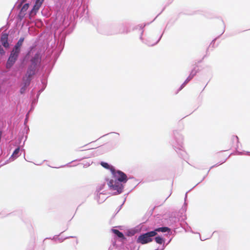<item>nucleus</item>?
<instances>
[{"label":"nucleus","mask_w":250,"mask_h":250,"mask_svg":"<svg viewBox=\"0 0 250 250\" xmlns=\"http://www.w3.org/2000/svg\"><path fill=\"white\" fill-rule=\"evenodd\" d=\"M71 8L74 9L75 14H73L74 19L80 18H82V21L84 22L89 21V15L88 7L83 4V0H71Z\"/></svg>","instance_id":"20e7f679"},{"label":"nucleus","mask_w":250,"mask_h":250,"mask_svg":"<svg viewBox=\"0 0 250 250\" xmlns=\"http://www.w3.org/2000/svg\"><path fill=\"white\" fill-rule=\"evenodd\" d=\"M82 159H77V160H73V161H72L71 162H69V163H67V164L66 165H64V166H61V167H65V166H69V165H70L71 163H73V162H75V161H81Z\"/></svg>","instance_id":"e433bc0d"},{"label":"nucleus","mask_w":250,"mask_h":250,"mask_svg":"<svg viewBox=\"0 0 250 250\" xmlns=\"http://www.w3.org/2000/svg\"><path fill=\"white\" fill-rule=\"evenodd\" d=\"M35 105L31 104L30 108L29 110V111H28V113L27 114H29V113L32 112L34 110V109L35 108Z\"/></svg>","instance_id":"f704fd0d"},{"label":"nucleus","mask_w":250,"mask_h":250,"mask_svg":"<svg viewBox=\"0 0 250 250\" xmlns=\"http://www.w3.org/2000/svg\"><path fill=\"white\" fill-rule=\"evenodd\" d=\"M11 214V213H9V214H7V215H10Z\"/></svg>","instance_id":"13d9d810"},{"label":"nucleus","mask_w":250,"mask_h":250,"mask_svg":"<svg viewBox=\"0 0 250 250\" xmlns=\"http://www.w3.org/2000/svg\"><path fill=\"white\" fill-rule=\"evenodd\" d=\"M8 34L6 33H2L0 38V42L5 48H8L9 43L8 41Z\"/></svg>","instance_id":"a211bd4d"},{"label":"nucleus","mask_w":250,"mask_h":250,"mask_svg":"<svg viewBox=\"0 0 250 250\" xmlns=\"http://www.w3.org/2000/svg\"><path fill=\"white\" fill-rule=\"evenodd\" d=\"M44 0H35L32 8L29 11V13L28 14L29 18L30 19H31L32 16H35L37 14Z\"/></svg>","instance_id":"9b49d317"},{"label":"nucleus","mask_w":250,"mask_h":250,"mask_svg":"<svg viewBox=\"0 0 250 250\" xmlns=\"http://www.w3.org/2000/svg\"><path fill=\"white\" fill-rule=\"evenodd\" d=\"M112 175L114 179L106 178L107 184L110 190H115L113 195L120 194L123 192L124 185L127 182L128 178L125 172L119 169H115Z\"/></svg>","instance_id":"7ed1b4c3"},{"label":"nucleus","mask_w":250,"mask_h":250,"mask_svg":"<svg viewBox=\"0 0 250 250\" xmlns=\"http://www.w3.org/2000/svg\"><path fill=\"white\" fill-rule=\"evenodd\" d=\"M131 250H132V249Z\"/></svg>","instance_id":"0e129e2a"},{"label":"nucleus","mask_w":250,"mask_h":250,"mask_svg":"<svg viewBox=\"0 0 250 250\" xmlns=\"http://www.w3.org/2000/svg\"><path fill=\"white\" fill-rule=\"evenodd\" d=\"M149 24V23H145L144 25H143V24L138 25L135 26L134 27H133V30H135L139 29L140 31H141L140 39L142 42L145 43L147 45H148L149 46H153L157 44L160 42V41L161 40V39H162V38L163 37V35L164 34L165 30L163 31V33L160 36V37H159L157 41L154 43H152L148 40L144 39L143 37V33L144 32V28L146 25H148Z\"/></svg>","instance_id":"0eeeda50"},{"label":"nucleus","mask_w":250,"mask_h":250,"mask_svg":"<svg viewBox=\"0 0 250 250\" xmlns=\"http://www.w3.org/2000/svg\"><path fill=\"white\" fill-rule=\"evenodd\" d=\"M158 16H159V14H158V15H157V16H156V18H155V19H154V20H153L151 22H152V21H154V20H155V19H156Z\"/></svg>","instance_id":"8fccbe9b"},{"label":"nucleus","mask_w":250,"mask_h":250,"mask_svg":"<svg viewBox=\"0 0 250 250\" xmlns=\"http://www.w3.org/2000/svg\"><path fill=\"white\" fill-rule=\"evenodd\" d=\"M27 87L22 85L20 89V93L21 94H23L25 93V92H26V89H27Z\"/></svg>","instance_id":"c756f323"},{"label":"nucleus","mask_w":250,"mask_h":250,"mask_svg":"<svg viewBox=\"0 0 250 250\" xmlns=\"http://www.w3.org/2000/svg\"><path fill=\"white\" fill-rule=\"evenodd\" d=\"M100 164L104 168L109 170L111 173L115 169V168L114 166H113L112 165L109 164V163H108L107 162L102 161L100 163Z\"/></svg>","instance_id":"4be33fe9"},{"label":"nucleus","mask_w":250,"mask_h":250,"mask_svg":"<svg viewBox=\"0 0 250 250\" xmlns=\"http://www.w3.org/2000/svg\"><path fill=\"white\" fill-rule=\"evenodd\" d=\"M24 41V37H21L18 41L17 43L13 47V50L18 52L20 53L21 52V48L23 42Z\"/></svg>","instance_id":"f3484780"},{"label":"nucleus","mask_w":250,"mask_h":250,"mask_svg":"<svg viewBox=\"0 0 250 250\" xmlns=\"http://www.w3.org/2000/svg\"><path fill=\"white\" fill-rule=\"evenodd\" d=\"M222 22L223 23V25H224V29H223V31L222 32V33L219 35L217 37L215 38V39H214L210 43V45H209V47H214V44H215V42L216 41V40L218 39L220 36H221L225 32V23L223 21H222Z\"/></svg>","instance_id":"a878e982"},{"label":"nucleus","mask_w":250,"mask_h":250,"mask_svg":"<svg viewBox=\"0 0 250 250\" xmlns=\"http://www.w3.org/2000/svg\"><path fill=\"white\" fill-rule=\"evenodd\" d=\"M35 47L30 46L25 55L21 59V63L26 65V71L22 78V85L28 88L33 77L36 74L38 67L40 65L42 59V53L38 50L31 55V53Z\"/></svg>","instance_id":"f257e3e1"},{"label":"nucleus","mask_w":250,"mask_h":250,"mask_svg":"<svg viewBox=\"0 0 250 250\" xmlns=\"http://www.w3.org/2000/svg\"><path fill=\"white\" fill-rule=\"evenodd\" d=\"M153 231H155L156 235L157 234L158 232H161L163 233H167L165 234V235L166 236H170L172 234V231L171 229L168 227L163 226L161 227H158L155 228L154 229L152 230Z\"/></svg>","instance_id":"4468645a"},{"label":"nucleus","mask_w":250,"mask_h":250,"mask_svg":"<svg viewBox=\"0 0 250 250\" xmlns=\"http://www.w3.org/2000/svg\"><path fill=\"white\" fill-rule=\"evenodd\" d=\"M186 217L184 219V221H183V222H181L180 223V225L181 226V227L183 228L185 231L186 232H188V231H190L192 233H194V234H195V233H198L199 234V236H200V240L201 241H204V240H206V239H207L208 238H202L200 235V234L198 232H195L194 231H193L191 227L188 225V224L185 221V220L186 219Z\"/></svg>","instance_id":"ddd939ff"},{"label":"nucleus","mask_w":250,"mask_h":250,"mask_svg":"<svg viewBox=\"0 0 250 250\" xmlns=\"http://www.w3.org/2000/svg\"><path fill=\"white\" fill-rule=\"evenodd\" d=\"M74 237H75L74 236H67V237H65L64 238H62V237H61V238L58 237V240L59 241V242L60 243H62V242L65 239H69V238H74Z\"/></svg>","instance_id":"2f4dec72"},{"label":"nucleus","mask_w":250,"mask_h":250,"mask_svg":"<svg viewBox=\"0 0 250 250\" xmlns=\"http://www.w3.org/2000/svg\"><path fill=\"white\" fill-rule=\"evenodd\" d=\"M31 94L32 95H34V93H33V90L31 91Z\"/></svg>","instance_id":"603ef678"},{"label":"nucleus","mask_w":250,"mask_h":250,"mask_svg":"<svg viewBox=\"0 0 250 250\" xmlns=\"http://www.w3.org/2000/svg\"><path fill=\"white\" fill-rule=\"evenodd\" d=\"M155 236H156L155 231L153 230L141 233L137 238L136 242L142 245L148 244L153 241L152 237Z\"/></svg>","instance_id":"6e6552de"},{"label":"nucleus","mask_w":250,"mask_h":250,"mask_svg":"<svg viewBox=\"0 0 250 250\" xmlns=\"http://www.w3.org/2000/svg\"><path fill=\"white\" fill-rule=\"evenodd\" d=\"M111 231L114 233V239H117L122 242L126 240V238L125 236L123 233L118 229L113 228L111 229Z\"/></svg>","instance_id":"2eb2a0df"},{"label":"nucleus","mask_w":250,"mask_h":250,"mask_svg":"<svg viewBox=\"0 0 250 250\" xmlns=\"http://www.w3.org/2000/svg\"><path fill=\"white\" fill-rule=\"evenodd\" d=\"M106 184L105 182H104L103 183L101 184L100 185H99L96 189V195L95 197V199L97 200L98 204H101L103 203L106 199V198H103L101 200L100 199V195H103L105 194V193H104V191L101 192L102 189H104V186H105Z\"/></svg>","instance_id":"f8f14e48"},{"label":"nucleus","mask_w":250,"mask_h":250,"mask_svg":"<svg viewBox=\"0 0 250 250\" xmlns=\"http://www.w3.org/2000/svg\"><path fill=\"white\" fill-rule=\"evenodd\" d=\"M153 209H154V208H153V209H152L151 213H152V212H153Z\"/></svg>","instance_id":"6e6d98bb"},{"label":"nucleus","mask_w":250,"mask_h":250,"mask_svg":"<svg viewBox=\"0 0 250 250\" xmlns=\"http://www.w3.org/2000/svg\"><path fill=\"white\" fill-rule=\"evenodd\" d=\"M20 53L12 50L10 53L6 63V67L7 68L10 69L12 68L16 61L18 60Z\"/></svg>","instance_id":"1a4fd4ad"},{"label":"nucleus","mask_w":250,"mask_h":250,"mask_svg":"<svg viewBox=\"0 0 250 250\" xmlns=\"http://www.w3.org/2000/svg\"><path fill=\"white\" fill-rule=\"evenodd\" d=\"M24 130L26 132V134H28V132L29 131V127L27 125H25V127L24 128Z\"/></svg>","instance_id":"58836bf2"},{"label":"nucleus","mask_w":250,"mask_h":250,"mask_svg":"<svg viewBox=\"0 0 250 250\" xmlns=\"http://www.w3.org/2000/svg\"><path fill=\"white\" fill-rule=\"evenodd\" d=\"M24 159H25V160L27 161V160H26V159H25V157H24Z\"/></svg>","instance_id":"e2e57ef3"},{"label":"nucleus","mask_w":250,"mask_h":250,"mask_svg":"<svg viewBox=\"0 0 250 250\" xmlns=\"http://www.w3.org/2000/svg\"><path fill=\"white\" fill-rule=\"evenodd\" d=\"M195 187V186L193 187L191 189H190V190H189L188 192H187L186 193L185 197V203H184V205L182 207V209L181 210V211L182 212V213H183V212H185L187 210V203H186V200L187 199V194L189 191H190L191 189H192Z\"/></svg>","instance_id":"b1692460"},{"label":"nucleus","mask_w":250,"mask_h":250,"mask_svg":"<svg viewBox=\"0 0 250 250\" xmlns=\"http://www.w3.org/2000/svg\"><path fill=\"white\" fill-rule=\"evenodd\" d=\"M137 250H139V248H138Z\"/></svg>","instance_id":"680f3d73"},{"label":"nucleus","mask_w":250,"mask_h":250,"mask_svg":"<svg viewBox=\"0 0 250 250\" xmlns=\"http://www.w3.org/2000/svg\"><path fill=\"white\" fill-rule=\"evenodd\" d=\"M20 146L17 147L14 150L12 155L9 158V160H7L5 162V164H7L8 163L9 161L11 162L15 160L16 159H17L20 155Z\"/></svg>","instance_id":"aec40b11"},{"label":"nucleus","mask_w":250,"mask_h":250,"mask_svg":"<svg viewBox=\"0 0 250 250\" xmlns=\"http://www.w3.org/2000/svg\"><path fill=\"white\" fill-rule=\"evenodd\" d=\"M41 93L42 92H40V90H38V92H37V93L36 97L39 99V97H40V95L41 94Z\"/></svg>","instance_id":"37998d69"},{"label":"nucleus","mask_w":250,"mask_h":250,"mask_svg":"<svg viewBox=\"0 0 250 250\" xmlns=\"http://www.w3.org/2000/svg\"><path fill=\"white\" fill-rule=\"evenodd\" d=\"M171 193H170L169 195H168V196L166 198V199H167L170 195H171Z\"/></svg>","instance_id":"3c124183"},{"label":"nucleus","mask_w":250,"mask_h":250,"mask_svg":"<svg viewBox=\"0 0 250 250\" xmlns=\"http://www.w3.org/2000/svg\"><path fill=\"white\" fill-rule=\"evenodd\" d=\"M38 100H39V99L36 97L33 98L31 100V104L36 105L38 103Z\"/></svg>","instance_id":"7c9ffc66"},{"label":"nucleus","mask_w":250,"mask_h":250,"mask_svg":"<svg viewBox=\"0 0 250 250\" xmlns=\"http://www.w3.org/2000/svg\"><path fill=\"white\" fill-rule=\"evenodd\" d=\"M29 6H30L29 3H26L22 5L21 8V11L22 12L25 13L26 12V11L28 10V9L29 8Z\"/></svg>","instance_id":"bb28decb"},{"label":"nucleus","mask_w":250,"mask_h":250,"mask_svg":"<svg viewBox=\"0 0 250 250\" xmlns=\"http://www.w3.org/2000/svg\"><path fill=\"white\" fill-rule=\"evenodd\" d=\"M6 216H5L3 213H0V218H3L4 217H5Z\"/></svg>","instance_id":"a18cd8bd"},{"label":"nucleus","mask_w":250,"mask_h":250,"mask_svg":"<svg viewBox=\"0 0 250 250\" xmlns=\"http://www.w3.org/2000/svg\"><path fill=\"white\" fill-rule=\"evenodd\" d=\"M179 221V219L176 217L171 216L169 218L168 224L173 229H177L178 226L180 225V223L178 222Z\"/></svg>","instance_id":"dca6fc26"},{"label":"nucleus","mask_w":250,"mask_h":250,"mask_svg":"<svg viewBox=\"0 0 250 250\" xmlns=\"http://www.w3.org/2000/svg\"><path fill=\"white\" fill-rule=\"evenodd\" d=\"M29 114H26L25 118L24 119V125H25L28 121Z\"/></svg>","instance_id":"4c0bfd02"},{"label":"nucleus","mask_w":250,"mask_h":250,"mask_svg":"<svg viewBox=\"0 0 250 250\" xmlns=\"http://www.w3.org/2000/svg\"><path fill=\"white\" fill-rule=\"evenodd\" d=\"M5 52L3 49L1 45H0V54L1 55H3L5 54Z\"/></svg>","instance_id":"c9c22d12"},{"label":"nucleus","mask_w":250,"mask_h":250,"mask_svg":"<svg viewBox=\"0 0 250 250\" xmlns=\"http://www.w3.org/2000/svg\"><path fill=\"white\" fill-rule=\"evenodd\" d=\"M65 230H66V229H65V230H63L62 232H63L64 231H65Z\"/></svg>","instance_id":"bf43d9fd"},{"label":"nucleus","mask_w":250,"mask_h":250,"mask_svg":"<svg viewBox=\"0 0 250 250\" xmlns=\"http://www.w3.org/2000/svg\"><path fill=\"white\" fill-rule=\"evenodd\" d=\"M154 250H160V249L159 248H157V249H155Z\"/></svg>","instance_id":"5fc2aeb1"},{"label":"nucleus","mask_w":250,"mask_h":250,"mask_svg":"<svg viewBox=\"0 0 250 250\" xmlns=\"http://www.w3.org/2000/svg\"><path fill=\"white\" fill-rule=\"evenodd\" d=\"M183 137L178 130H174L173 132V137L170 140L169 143L172 146L174 150L178 153V151H180V155L183 156L185 153L183 150Z\"/></svg>","instance_id":"423d86ee"},{"label":"nucleus","mask_w":250,"mask_h":250,"mask_svg":"<svg viewBox=\"0 0 250 250\" xmlns=\"http://www.w3.org/2000/svg\"><path fill=\"white\" fill-rule=\"evenodd\" d=\"M125 200H126V198H125V200L123 202V203H122V204H121L116 209V211H117V213H118L122 208L123 205L124 204V203H125Z\"/></svg>","instance_id":"72a5a7b5"},{"label":"nucleus","mask_w":250,"mask_h":250,"mask_svg":"<svg viewBox=\"0 0 250 250\" xmlns=\"http://www.w3.org/2000/svg\"><path fill=\"white\" fill-rule=\"evenodd\" d=\"M207 85V84L206 85ZM206 86H205V87H206ZM204 89H205V87H204Z\"/></svg>","instance_id":"052dcab7"},{"label":"nucleus","mask_w":250,"mask_h":250,"mask_svg":"<svg viewBox=\"0 0 250 250\" xmlns=\"http://www.w3.org/2000/svg\"><path fill=\"white\" fill-rule=\"evenodd\" d=\"M172 238H171L168 241V242L167 243H165V246H166V247L171 242V241L172 240Z\"/></svg>","instance_id":"c03bdc74"},{"label":"nucleus","mask_w":250,"mask_h":250,"mask_svg":"<svg viewBox=\"0 0 250 250\" xmlns=\"http://www.w3.org/2000/svg\"><path fill=\"white\" fill-rule=\"evenodd\" d=\"M154 240L156 243L162 245V248L160 249V250H164L166 248V246H165V242L166 241V239L163 237L162 236L158 235L155 237Z\"/></svg>","instance_id":"412c9836"},{"label":"nucleus","mask_w":250,"mask_h":250,"mask_svg":"<svg viewBox=\"0 0 250 250\" xmlns=\"http://www.w3.org/2000/svg\"><path fill=\"white\" fill-rule=\"evenodd\" d=\"M198 72V70H196L195 67L193 68L191 70L189 76L188 77V78L190 80H191Z\"/></svg>","instance_id":"393cba45"},{"label":"nucleus","mask_w":250,"mask_h":250,"mask_svg":"<svg viewBox=\"0 0 250 250\" xmlns=\"http://www.w3.org/2000/svg\"><path fill=\"white\" fill-rule=\"evenodd\" d=\"M26 13L25 12H22L20 10L18 15V19L21 21L24 17Z\"/></svg>","instance_id":"cd10ccee"},{"label":"nucleus","mask_w":250,"mask_h":250,"mask_svg":"<svg viewBox=\"0 0 250 250\" xmlns=\"http://www.w3.org/2000/svg\"><path fill=\"white\" fill-rule=\"evenodd\" d=\"M72 30H71V31H69V32H67V31H66V32H67V33H66V34H70V33L72 32Z\"/></svg>","instance_id":"de8ad7c7"},{"label":"nucleus","mask_w":250,"mask_h":250,"mask_svg":"<svg viewBox=\"0 0 250 250\" xmlns=\"http://www.w3.org/2000/svg\"><path fill=\"white\" fill-rule=\"evenodd\" d=\"M227 158L224 161H222V162H221L220 163H217L213 166H212V167H210V169L208 170L207 173L205 175V176H203V178H202V179L201 180L200 182H199V183H198L195 186L196 187L197 185H198V184H199L200 183H201L205 179V178L207 176V175H208L209 171H210V169L212 168L213 167H216L223 163H224L226 160H227Z\"/></svg>","instance_id":"5701e85b"},{"label":"nucleus","mask_w":250,"mask_h":250,"mask_svg":"<svg viewBox=\"0 0 250 250\" xmlns=\"http://www.w3.org/2000/svg\"><path fill=\"white\" fill-rule=\"evenodd\" d=\"M90 165V163H86L85 164H83V167H89Z\"/></svg>","instance_id":"79ce46f5"},{"label":"nucleus","mask_w":250,"mask_h":250,"mask_svg":"<svg viewBox=\"0 0 250 250\" xmlns=\"http://www.w3.org/2000/svg\"><path fill=\"white\" fill-rule=\"evenodd\" d=\"M65 43V37L63 36L59 44L57 43V50L54 53L53 56H51V55L47 54L45 57V62L47 64V66L46 68V71H47V76H45L44 74L42 75V78L41 79V83L39 84L38 87L40 92H42L47 84V78L53 69L57 59L59 57L63 49Z\"/></svg>","instance_id":"f03ea898"},{"label":"nucleus","mask_w":250,"mask_h":250,"mask_svg":"<svg viewBox=\"0 0 250 250\" xmlns=\"http://www.w3.org/2000/svg\"><path fill=\"white\" fill-rule=\"evenodd\" d=\"M103 198H105V197L104 196L101 197V195H100V200H101Z\"/></svg>","instance_id":"09e8293b"},{"label":"nucleus","mask_w":250,"mask_h":250,"mask_svg":"<svg viewBox=\"0 0 250 250\" xmlns=\"http://www.w3.org/2000/svg\"><path fill=\"white\" fill-rule=\"evenodd\" d=\"M34 248V243L33 242H32L29 245L26 250H33Z\"/></svg>","instance_id":"473e14b6"},{"label":"nucleus","mask_w":250,"mask_h":250,"mask_svg":"<svg viewBox=\"0 0 250 250\" xmlns=\"http://www.w3.org/2000/svg\"><path fill=\"white\" fill-rule=\"evenodd\" d=\"M62 233H63V232H62L59 235H56L54 236L52 239L53 240H58V238L59 237V236H60L61 235V234Z\"/></svg>","instance_id":"ea45409f"},{"label":"nucleus","mask_w":250,"mask_h":250,"mask_svg":"<svg viewBox=\"0 0 250 250\" xmlns=\"http://www.w3.org/2000/svg\"><path fill=\"white\" fill-rule=\"evenodd\" d=\"M116 134V135H117L118 136H119V133H116V132H111V133H109L106 134H105V135H103V136L104 137V136H106V135H108V134Z\"/></svg>","instance_id":"a19ab883"},{"label":"nucleus","mask_w":250,"mask_h":250,"mask_svg":"<svg viewBox=\"0 0 250 250\" xmlns=\"http://www.w3.org/2000/svg\"><path fill=\"white\" fill-rule=\"evenodd\" d=\"M247 154H250V152L247 151L246 152Z\"/></svg>","instance_id":"864d4df0"},{"label":"nucleus","mask_w":250,"mask_h":250,"mask_svg":"<svg viewBox=\"0 0 250 250\" xmlns=\"http://www.w3.org/2000/svg\"><path fill=\"white\" fill-rule=\"evenodd\" d=\"M112 244H113V246H116V241L113 242Z\"/></svg>","instance_id":"49530a36"},{"label":"nucleus","mask_w":250,"mask_h":250,"mask_svg":"<svg viewBox=\"0 0 250 250\" xmlns=\"http://www.w3.org/2000/svg\"><path fill=\"white\" fill-rule=\"evenodd\" d=\"M231 142L232 144H234L236 143V145L235 146V149H236V153L238 155H242L243 154V152L239 151L237 149L239 147L238 144L239 143V138L236 135H233L231 137Z\"/></svg>","instance_id":"6ab92c4d"},{"label":"nucleus","mask_w":250,"mask_h":250,"mask_svg":"<svg viewBox=\"0 0 250 250\" xmlns=\"http://www.w3.org/2000/svg\"><path fill=\"white\" fill-rule=\"evenodd\" d=\"M147 228L145 227L144 223H141L133 229L127 230L125 232V235L128 236H132L136 233H138L141 231H146Z\"/></svg>","instance_id":"9d476101"},{"label":"nucleus","mask_w":250,"mask_h":250,"mask_svg":"<svg viewBox=\"0 0 250 250\" xmlns=\"http://www.w3.org/2000/svg\"><path fill=\"white\" fill-rule=\"evenodd\" d=\"M108 250H111L110 247L109 248Z\"/></svg>","instance_id":"4d7b16f0"},{"label":"nucleus","mask_w":250,"mask_h":250,"mask_svg":"<svg viewBox=\"0 0 250 250\" xmlns=\"http://www.w3.org/2000/svg\"><path fill=\"white\" fill-rule=\"evenodd\" d=\"M190 81V80L187 78L184 82L181 84L178 89V91L182 90Z\"/></svg>","instance_id":"c85d7f7f"},{"label":"nucleus","mask_w":250,"mask_h":250,"mask_svg":"<svg viewBox=\"0 0 250 250\" xmlns=\"http://www.w3.org/2000/svg\"><path fill=\"white\" fill-rule=\"evenodd\" d=\"M108 30L104 32L99 31L107 35H115L117 34H128L130 32L129 24L127 23L113 24L110 26L105 27Z\"/></svg>","instance_id":"39448f33"}]
</instances>
